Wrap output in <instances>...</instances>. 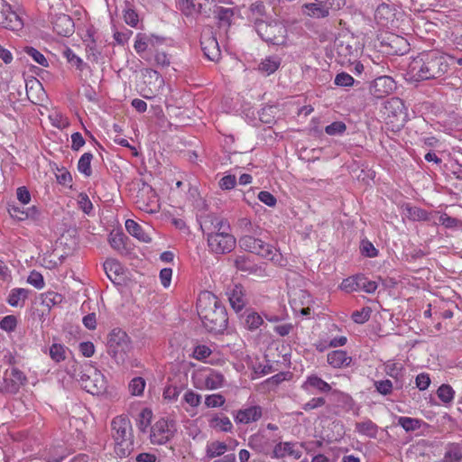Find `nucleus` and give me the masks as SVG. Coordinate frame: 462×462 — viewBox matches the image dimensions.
Instances as JSON below:
<instances>
[{
    "mask_svg": "<svg viewBox=\"0 0 462 462\" xmlns=\"http://www.w3.org/2000/svg\"><path fill=\"white\" fill-rule=\"evenodd\" d=\"M439 224L446 228L456 229L462 228V220L448 216L447 213H441L438 218Z\"/></svg>",
    "mask_w": 462,
    "mask_h": 462,
    "instance_id": "obj_40",
    "label": "nucleus"
},
{
    "mask_svg": "<svg viewBox=\"0 0 462 462\" xmlns=\"http://www.w3.org/2000/svg\"><path fill=\"white\" fill-rule=\"evenodd\" d=\"M132 349L127 334L121 328H114L108 336L107 352L117 364H123Z\"/></svg>",
    "mask_w": 462,
    "mask_h": 462,
    "instance_id": "obj_5",
    "label": "nucleus"
},
{
    "mask_svg": "<svg viewBox=\"0 0 462 462\" xmlns=\"http://www.w3.org/2000/svg\"><path fill=\"white\" fill-rule=\"evenodd\" d=\"M141 191L148 195L149 201H143L139 208L147 212L156 211V209L151 208L152 205L156 201L157 195L155 190L150 185L144 183Z\"/></svg>",
    "mask_w": 462,
    "mask_h": 462,
    "instance_id": "obj_37",
    "label": "nucleus"
},
{
    "mask_svg": "<svg viewBox=\"0 0 462 462\" xmlns=\"http://www.w3.org/2000/svg\"><path fill=\"white\" fill-rule=\"evenodd\" d=\"M152 412L150 409H143L138 415L137 427L140 431L146 432V430L151 424Z\"/></svg>",
    "mask_w": 462,
    "mask_h": 462,
    "instance_id": "obj_41",
    "label": "nucleus"
},
{
    "mask_svg": "<svg viewBox=\"0 0 462 462\" xmlns=\"http://www.w3.org/2000/svg\"><path fill=\"white\" fill-rule=\"evenodd\" d=\"M182 390V386H177L174 384L168 385L163 391V398L170 402L176 401Z\"/></svg>",
    "mask_w": 462,
    "mask_h": 462,
    "instance_id": "obj_51",
    "label": "nucleus"
},
{
    "mask_svg": "<svg viewBox=\"0 0 462 462\" xmlns=\"http://www.w3.org/2000/svg\"><path fill=\"white\" fill-rule=\"evenodd\" d=\"M211 427L217 429L221 431H230L232 430V423L226 416L214 417L210 421Z\"/></svg>",
    "mask_w": 462,
    "mask_h": 462,
    "instance_id": "obj_45",
    "label": "nucleus"
},
{
    "mask_svg": "<svg viewBox=\"0 0 462 462\" xmlns=\"http://www.w3.org/2000/svg\"><path fill=\"white\" fill-rule=\"evenodd\" d=\"M236 184V178L235 175H226L219 180V187L222 189H232Z\"/></svg>",
    "mask_w": 462,
    "mask_h": 462,
    "instance_id": "obj_62",
    "label": "nucleus"
},
{
    "mask_svg": "<svg viewBox=\"0 0 462 462\" xmlns=\"http://www.w3.org/2000/svg\"><path fill=\"white\" fill-rule=\"evenodd\" d=\"M113 438L116 441L115 451L120 457L130 455L134 448L132 440V426L129 419L125 416L114 418L111 423Z\"/></svg>",
    "mask_w": 462,
    "mask_h": 462,
    "instance_id": "obj_3",
    "label": "nucleus"
},
{
    "mask_svg": "<svg viewBox=\"0 0 462 462\" xmlns=\"http://www.w3.org/2000/svg\"><path fill=\"white\" fill-rule=\"evenodd\" d=\"M214 14L220 25L229 27L232 23V18L235 14V11L232 8L218 6L215 10Z\"/></svg>",
    "mask_w": 462,
    "mask_h": 462,
    "instance_id": "obj_31",
    "label": "nucleus"
},
{
    "mask_svg": "<svg viewBox=\"0 0 462 462\" xmlns=\"http://www.w3.org/2000/svg\"><path fill=\"white\" fill-rule=\"evenodd\" d=\"M145 388V381L143 377H134L129 383V391L132 395H142Z\"/></svg>",
    "mask_w": 462,
    "mask_h": 462,
    "instance_id": "obj_48",
    "label": "nucleus"
},
{
    "mask_svg": "<svg viewBox=\"0 0 462 462\" xmlns=\"http://www.w3.org/2000/svg\"><path fill=\"white\" fill-rule=\"evenodd\" d=\"M394 15V8L385 3L379 5L375 11V19L383 24H385L389 21L393 20Z\"/></svg>",
    "mask_w": 462,
    "mask_h": 462,
    "instance_id": "obj_28",
    "label": "nucleus"
},
{
    "mask_svg": "<svg viewBox=\"0 0 462 462\" xmlns=\"http://www.w3.org/2000/svg\"><path fill=\"white\" fill-rule=\"evenodd\" d=\"M354 82V78L346 72L338 73L334 79L335 85L339 87H350Z\"/></svg>",
    "mask_w": 462,
    "mask_h": 462,
    "instance_id": "obj_55",
    "label": "nucleus"
},
{
    "mask_svg": "<svg viewBox=\"0 0 462 462\" xmlns=\"http://www.w3.org/2000/svg\"><path fill=\"white\" fill-rule=\"evenodd\" d=\"M7 211L11 217L15 218L18 221H23L29 218L36 219L39 216V210L35 206L24 208V207L9 204Z\"/></svg>",
    "mask_w": 462,
    "mask_h": 462,
    "instance_id": "obj_15",
    "label": "nucleus"
},
{
    "mask_svg": "<svg viewBox=\"0 0 462 462\" xmlns=\"http://www.w3.org/2000/svg\"><path fill=\"white\" fill-rule=\"evenodd\" d=\"M124 239L125 235L122 233L111 234L109 236V244L114 249L121 250L125 248Z\"/></svg>",
    "mask_w": 462,
    "mask_h": 462,
    "instance_id": "obj_59",
    "label": "nucleus"
},
{
    "mask_svg": "<svg viewBox=\"0 0 462 462\" xmlns=\"http://www.w3.org/2000/svg\"><path fill=\"white\" fill-rule=\"evenodd\" d=\"M360 252L362 255L369 258H374L378 255V250L368 240H362L360 245Z\"/></svg>",
    "mask_w": 462,
    "mask_h": 462,
    "instance_id": "obj_52",
    "label": "nucleus"
},
{
    "mask_svg": "<svg viewBox=\"0 0 462 462\" xmlns=\"http://www.w3.org/2000/svg\"><path fill=\"white\" fill-rule=\"evenodd\" d=\"M346 129L345 123L341 121H336L328 125L325 128V132L329 135H336L343 134Z\"/></svg>",
    "mask_w": 462,
    "mask_h": 462,
    "instance_id": "obj_56",
    "label": "nucleus"
},
{
    "mask_svg": "<svg viewBox=\"0 0 462 462\" xmlns=\"http://www.w3.org/2000/svg\"><path fill=\"white\" fill-rule=\"evenodd\" d=\"M225 403V398L221 394L208 395L205 400V404L208 407H220Z\"/></svg>",
    "mask_w": 462,
    "mask_h": 462,
    "instance_id": "obj_60",
    "label": "nucleus"
},
{
    "mask_svg": "<svg viewBox=\"0 0 462 462\" xmlns=\"http://www.w3.org/2000/svg\"><path fill=\"white\" fill-rule=\"evenodd\" d=\"M423 420L411 417H399L398 425L402 426L406 432H411L419 430L423 424Z\"/></svg>",
    "mask_w": 462,
    "mask_h": 462,
    "instance_id": "obj_35",
    "label": "nucleus"
},
{
    "mask_svg": "<svg viewBox=\"0 0 462 462\" xmlns=\"http://www.w3.org/2000/svg\"><path fill=\"white\" fill-rule=\"evenodd\" d=\"M282 59L273 55L264 58L258 65V70L265 76L274 73L281 66Z\"/></svg>",
    "mask_w": 462,
    "mask_h": 462,
    "instance_id": "obj_22",
    "label": "nucleus"
},
{
    "mask_svg": "<svg viewBox=\"0 0 462 462\" xmlns=\"http://www.w3.org/2000/svg\"><path fill=\"white\" fill-rule=\"evenodd\" d=\"M234 265L240 272L257 276L263 275L262 267L255 264L248 256L237 255L234 259Z\"/></svg>",
    "mask_w": 462,
    "mask_h": 462,
    "instance_id": "obj_14",
    "label": "nucleus"
},
{
    "mask_svg": "<svg viewBox=\"0 0 462 462\" xmlns=\"http://www.w3.org/2000/svg\"><path fill=\"white\" fill-rule=\"evenodd\" d=\"M67 350L65 346L54 343L50 347V356L56 363H60L66 359Z\"/></svg>",
    "mask_w": 462,
    "mask_h": 462,
    "instance_id": "obj_42",
    "label": "nucleus"
},
{
    "mask_svg": "<svg viewBox=\"0 0 462 462\" xmlns=\"http://www.w3.org/2000/svg\"><path fill=\"white\" fill-rule=\"evenodd\" d=\"M453 58L438 51L420 53L409 65V72L417 81L437 79L450 69Z\"/></svg>",
    "mask_w": 462,
    "mask_h": 462,
    "instance_id": "obj_1",
    "label": "nucleus"
},
{
    "mask_svg": "<svg viewBox=\"0 0 462 462\" xmlns=\"http://www.w3.org/2000/svg\"><path fill=\"white\" fill-rule=\"evenodd\" d=\"M254 27L263 41L273 45H284L287 38V28L281 22H265L255 19Z\"/></svg>",
    "mask_w": 462,
    "mask_h": 462,
    "instance_id": "obj_4",
    "label": "nucleus"
},
{
    "mask_svg": "<svg viewBox=\"0 0 462 462\" xmlns=\"http://www.w3.org/2000/svg\"><path fill=\"white\" fill-rule=\"evenodd\" d=\"M175 431V423L162 418L151 428L150 439L153 444L162 445L174 436Z\"/></svg>",
    "mask_w": 462,
    "mask_h": 462,
    "instance_id": "obj_9",
    "label": "nucleus"
},
{
    "mask_svg": "<svg viewBox=\"0 0 462 462\" xmlns=\"http://www.w3.org/2000/svg\"><path fill=\"white\" fill-rule=\"evenodd\" d=\"M438 397L444 403H450L455 396V391L449 384H441L437 391Z\"/></svg>",
    "mask_w": 462,
    "mask_h": 462,
    "instance_id": "obj_43",
    "label": "nucleus"
},
{
    "mask_svg": "<svg viewBox=\"0 0 462 462\" xmlns=\"http://www.w3.org/2000/svg\"><path fill=\"white\" fill-rule=\"evenodd\" d=\"M371 312L372 310L370 308H363L361 310L354 311L351 318L356 323L364 324L370 319Z\"/></svg>",
    "mask_w": 462,
    "mask_h": 462,
    "instance_id": "obj_53",
    "label": "nucleus"
},
{
    "mask_svg": "<svg viewBox=\"0 0 462 462\" xmlns=\"http://www.w3.org/2000/svg\"><path fill=\"white\" fill-rule=\"evenodd\" d=\"M262 417V408L258 405L250 406L244 410H239L236 416L237 423L248 424L258 420Z\"/></svg>",
    "mask_w": 462,
    "mask_h": 462,
    "instance_id": "obj_18",
    "label": "nucleus"
},
{
    "mask_svg": "<svg viewBox=\"0 0 462 462\" xmlns=\"http://www.w3.org/2000/svg\"><path fill=\"white\" fill-rule=\"evenodd\" d=\"M125 228L131 236L137 238L139 241L144 243H149L152 241V238L149 236V235L145 233L143 227L133 219H127L125 221Z\"/></svg>",
    "mask_w": 462,
    "mask_h": 462,
    "instance_id": "obj_24",
    "label": "nucleus"
},
{
    "mask_svg": "<svg viewBox=\"0 0 462 462\" xmlns=\"http://www.w3.org/2000/svg\"><path fill=\"white\" fill-rule=\"evenodd\" d=\"M444 457L451 462H460L462 460V447L459 444H452Z\"/></svg>",
    "mask_w": 462,
    "mask_h": 462,
    "instance_id": "obj_47",
    "label": "nucleus"
},
{
    "mask_svg": "<svg viewBox=\"0 0 462 462\" xmlns=\"http://www.w3.org/2000/svg\"><path fill=\"white\" fill-rule=\"evenodd\" d=\"M27 378L24 374L17 368L5 371L0 391L5 393H16L22 385H24Z\"/></svg>",
    "mask_w": 462,
    "mask_h": 462,
    "instance_id": "obj_11",
    "label": "nucleus"
},
{
    "mask_svg": "<svg viewBox=\"0 0 462 462\" xmlns=\"http://www.w3.org/2000/svg\"><path fill=\"white\" fill-rule=\"evenodd\" d=\"M263 323V318L260 316L259 313L253 311V310H247L245 312V327L248 330H255L257 329Z\"/></svg>",
    "mask_w": 462,
    "mask_h": 462,
    "instance_id": "obj_34",
    "label": "nucleus"
},
{
    "mask_svg": "<svg viewBox=\"0 0 462 462\" xmlns=\"http://www.w3.org/2000/svg\"><path fill=\"white\" fill-rule=\"evenodd\" d=\"M149 47L148 35L146 33H137L134 48L138 54L144 52Z\"/></svg>",
    "mask_w": 462,
    "mask_h": 462,
    "instance_id": "obj_50",
    "label": "nucleus"
},
{
    "mask_svg": "<svg viewBox=\"0 0 462 462\" xmlns=\"http://www.w3.org/2000/svg\"><path fill=\"white\" fill-rule=\"evenodd\" d=\"M198 314L203 326L210 333H222L227 327L228 318L225 306L210 291L199 293L197 300Z\"/></svg>",
    "mask_w": 462,
    "mask_h": 462,
    "instance_id": "obj_2",
    "label": "nucleus"
},
{
    "mask_svg": "<svg viewBox=\"0 0 462 462\" xmlns=\"http://www.w3.org/2000/svg\"><path fill=\"white\" fill-rule=\"evenodd\" d=\"M93 154L91 152H85L79 158L78 162V170L79 172L84 174L86 177H89L92 174L91 161Z\"/></svg>",
    "mask_w": 462,
    "mask_h": 462,
    "instance_id": "obj_38",
    "label": "nucleus"
},
{
    "mask_svg": "<svg viewBox=\"0 0 462 462\" xmlns=\"http://www.w3.org/2000/svg\"><path fill=\"white\" fill-rule=\"evenodd\" d=\"M358 290H362L367 293H373L377 289V283L374 281L368 280L365 275H357L356 281Z\"/></svg>",
    "mask_w": 462,
    "mask_h": 462,
    "instance_id": "obj_44",
    "label": "nucleus"
},
{
    "mask_svg": "<svg viewBox=\"0 0 462 462\" xmlns=\"http://www.w3.org/2000/svg\"><path fill=\"white\" fill-rule=\"evenodd\" d=\"M227 446L225 442L214 441L207 446V457L214 458L226 452Z\"/></svg>",
    "mask_w": 462,
    "mask_h": 462,
    "instance_id": "obj_39",
    "label": "nucleus"
},
{
    "mask_svg": "<svg viewBox=\"0 0 462 462\" xmlns=\"http://www.w3.org/2000/svg\"><path fill=\"white\" fill-rule=\"evenodd\" d=\"M178 6L185 15H189L195 11L193 0H178Z\"/></svg>",
    "mask_w": 462,
    "mask_h": 462,
    "instance_id": "obj_61",
    "label": "nucleus"
},
{
    "mask_svg": "<svg viewBox=\"0 0 462 462\" xmlns=\"http://www.w3.org/2000/svg\"><path fill=\"white\" fill-rule=\"evenodd\" d=\"M229 302L236 312H239L246 304L245 291L241 284H236L229 294Z\"/></svg>",
    "mask_w": 462,
    "mask_h": 462,
    "instance_id": "obj_19",
    "label": "nucleus"
},
{
    "mask_svg": "<svg viewBox=\"0 0 462 462\" xmlns=\"http://www.w3.org/2000/svg\"><path fill=\"white\" fill-rule=\"evenodd\" d=\"M103 266L107 277L113 282H116L117 277L123 273L120 263L116 259H106Z\"/></svg>",
    "mask_w": 462,
    "mask_h": 462,
    "instance_id": "obj_27",
    "label": "nucleus"
},
{
    "mask_svg": "<svg viewBox=\"0 0 462 462\" xmlns=\"http://www.w3.org/2000/svg\"><path fill=\"white\" fill-rule=\"evenodd\" d=\"M394 88L395 82L393 78L383 76L373 81L370 91L376 98H382L389 95Z\"/></svg>",
    "mask_w": 462,
    "mask_h": 462,
    "instance_id": "obj_13",
    "label": "nucleus"
},
{
    "mask_svg": "<svg viewBox=\"0 0 462 462\" xmlns=\"http://www.w3.org/2000/svg\"><path fill=\"white\" fill-rule=\"evenodd\" d=\"M23 51L28 54L35 62L43 67H48L49 63L45 56L33 47L26 46Z\"/></svg>",
    "mask_w": 462,
    "mask_h": 462,
    "instance_id": "obj_46",
    "label": "nucleus"
},
{
    "mask_svg": "<svg viewBox=\"0 0 462 462\" xmlns=\"http://www.w3.org/2000/svg\"><path fill=\"white\" fill-rule=\"evenodd\" d=\"M17 326V319L14 315H8L3 318L0 321V328L7 331L12 332L15 329Z\"/></svg>",
    "mask_w": 462,
    "mask_h": 462,
    "instance_id": "obj_54",
    "label": "nucleus"
},
{
    "mask_svg": "<svg viewBox=\"0 0 462 462\" xmlns=\"http://www.w3.org/2000/svg\"><path fill=\"white\" fill-rule=\"evenodd\" d=\"M384 371L386 374L396 380V388L402 389V383L400 379L402 376L403 366L397 363L389 362L385 365Z\"/></svg>",
    "mask_w": 462,
    "mask_h": 462,
    "instance_id": "obj_30",
    "label": "nucleus"
},
{
    "mask_svg": "<svg viewBox=\"0 0 462 462\" xmlns=\"http://www.w3.org/2000/svg\"><path fill=\"white\" fill-rule=\"evenodd\" d=\"M328 363L334 368H343L350 365L352 357L346 351L334 350L328 354Z\"/></svg>",
    "mask_w": 462,
    "mask_h": 462,
    "instance_id": "obj_20",
    "label": "nucleus"
},
{
    "mask_svg": "<svg viewBox=\"0 0 462 462\" xmlns=\"http://www.w3.org/2000/svg\"><path fill=\"white\" fill-rule=\"evenodd\" d=\"M303 8H305L308 11V15L315 17V18H325L329 15V9L331 7H328V5H325L321 3H310L305 4L303 5Z\"/></svg>",
    "mask_w": 462,
    "mask_h": 462,
    "instance_id": "obj_25",
    "label": "nucleus"
},
{
    "mask_svg": "<svg viewBox=\"0 0 462 462\" xmlns=\"http://www.w3.org/2000/svg\"><path fill=\"white\" fill-rule=\"evenodd\" d=\"M207 240L210 251L219 254L230 253L236 245L235 236L225 229L222 232L208 233Z\"/></svg>",
    "mask_w": 462,
    "mask_h": 462,
    "instance_id": "obj_8",
    "label": "nucleus"
},
{
    "mask_svg": "<svg viewBox=\"0 0 462 462\" xmlns=\"http://www.w3.org/2000/svg\"><path fill=\"white\" fill-rule=\"evenodd\" d=\"M374 386L378 393L384 396L391 394L393 389L392 381L388 379L374 381Z\"/></svg>",
    "mask_w": 462,
    "mask_h": 462,
    "instance_id": "obj_49",
    "label": "nucleus"
},
{
    "mask_svg": "<svg viewBox=\"0 0 462 462\" xmlns=\"http://www.w3.org/2000/svg\"><path fill=\"white\" fill-rule=\"evenodd\" d=\"M27 282L34 286L36 289H42L44 287V280L42 275L36 271L31 272L30 275L28 276Z\"/></svg>",
    "mask_w": 462,
    "mask_h": 462,
    "instance_id": "obj_58",
    "label": "nucleus"
},
{
    "mask_svg": "<svg viewBox=\"0 0 462 462\" xmlns=\"http://www.w3.org/2000/svg\"><path fill=\"white\" fill-rule=\"evenodd\" d=\"M53 30L61 36H69L74 32V23L67 14L57 16L52 22Z\"/></svg>",
    "mask_w": 462,
    "mask_h": 462,
    "instance_id": "obj_16",
    "label": "nucleus"
},
{
    "mask_svg": "<svg viewBox=\"0 0 462 462\" xmlns=\"http://www.w3.org/2000/svg\"><path fill=\"white\" fill-rule=\"evenodd\" d=\"M79 376L81 386L93 395L101 393L106 388L104 375L91 365H88L83 371H80Z\"/></svg>",
    "mask_w": 462,
    "mask_h": 462,
    "instance_id": "obj_7",
    "label": "nucleus"
},
{
    "mask_svg": "<svg viewBox=\"0 0 462 462\" xmlns=\"http://www.w3.org/2000/svg\"><path fill=\"white\" fill-rule=\"evenodd\" d=\"M29 290L23 288L13 289L8 296L7 302L12 307L23 306L28 298Z\"/></svg>",
    "mask_w": 462,
    "mask_h": 462,
    "instance_id": "obj_26",
    "label": "nucleus"
},
{
    "mask_svg": "<svg viewBox=\"0 0 462 462\" xmlns=\"http://www.w3.org/2000/svg\"><path fill=\"white\" fill-rule=\"evenodd\" d=\"M125 5L124 20L129 26L135 28L139 23V15L129 0H125Z\"/></svg>",
    "mask_w": 462,
    "mask_h": 462,
    "instance_id": "obj_32",
    "label": "nucleus"
},
{
    "mask_svg": "<svg viewBox=\"0 0 462 462\" xmlns=\"http://www.w3.org/2000/svg\"><path fill=\"white\" fill-rule=\"evenodd\" d=\"M415 383H416V386L420 391H424V390H426L429 387V385L430 383V375L428 374H426V373L419 374L416 376Z\"/></svg>",
    "mask_w": 462,
    "mask_h": 462,
    "instance_id": "obj_64",
    "label": "nucleus"
},
{
    "mask_svg": "<svg viewBox=\"0 0 462 462\" xmlns=\"http://www.w3.org/2000/svg\"><path fill=\"white\" fill-rule=\"evenodd\" d=\"M224 375L217 371L210 370V372L204 378V384L206 388L214 390L221 387L224 383Z\"/></svg>",
    "mask_w": 462,
    "mask_h": 462,
    "instance_id": "obj_29",
    "label": "nucleus"
},
{
    "mask_svg": "<svg viewBox=\"0 0 462 462\" xmlns=\"http://www.w3.org/2000/svg\"><path fill=\"white\" fill-rule=\"evenodd\" d=\"M211 353L212 351L208 346L205 345H199L195 347L193 351V357L201 361L208 358Z\"/></svg>",
    "mask_w": 462,
    "mask_h": 462,
    "instance_id": "obj_57",
    "label": "nucleus"
},
{
    "mask_svg": "<svg viewBox=\"0 0 462 462\" xmlns=\"http://www.w3.org/2000/svg\"><path fill=\"white\" fill-rule=\"evenodd\" d=\"M201 47L205 56L210 60H217L220 57V50L217 41L215 37L210 36L204 38L201 42Z\"/></svg>",
    "mask_w": 462,
    "mask_h": 462,
    "instance_id": "obj_21",
    "label": "nucleus"
},
{
    "mask_svg": "<svg viewBox=\"0 0 462 462\" xmlns=\"http://www.w3.org/2000/svg\"><path fill=\"white\" fill-rule=\"evenodd\" d=\"M296 445L297 443L292 442H280L276 444L273 451V457L282 458L289 455L295 459L300 458L302 453L300 450L295 448Z\"/></svg>",
    "mask_w": 462,
    "mask_h": 462,
    "instance_id": "obj_17",
    "label": "nucleus"
},
{
    "mask_svg": "<svg viewBox=\"0 0 462 462\" xmlns=\"http://www.w3.org/2000/svg\"><path fill=\"white\" fill-rule=\"evenodd\" d=\"M255 235H243L239 238L241 249L260 255L267 260L274 261L277 256V249L272 245L254 237Z\"/></svg>",
    "mask_w": 462,
    "mask_h": 462,
    "instance_id": "obj_6",
    "label": "nucleus"
},
{
    "mask_svg": "<svg viewBox=\"0 0 462 462\" xmlns=\"http://www.w3.org/2000/svg\"><path fill=\"white\" fill-rule=\"evenodd\" d=\"M302 388L305 390H309L310 388H314L318 392L326 393L331 391V386L323 379L319 377L316 374H311L307 377V380L302 384Z\"/></svg>",
    "mask_w": 462,
    "mask_h": 462,
    "instance_id": "obj_23",
    "label": "nucleus"
},
{
    "mask_svg": "<svg viewBox=\"0 0 462 462\" xmlns=\"http://www.w3.org/2000/svg\"><path fill=\"white\" fill-rule=\"evenodd\" d=\"M64 56L67 58L68 61L76 66L77 69H82L83 61L78 57L70 49H67L64 51Z\"/></svg>",
    "mask_w": 462,
    "mask_h": 462,
    "instance_id": "obj_63",
    "label": "nucleus"
},
{
    "mask_svg": "<svg viewBox=\"0 0 462 462\" xmlns=\"http://www.w3.org/2000/svg\"><path fill=\"white\" fill-rule=\"evenodd\" d=\"M237 227L244 235H260L261 228L255 226L248 217L239 218L237 221Z\"/></svg>",
    "mask_w": 462,
    "mask_h": 462,
    "instance_id": "obj_36",
    "label": "nucleus"
},
{
    "mask_svg": "<svg viewBox=\"0 0 462 462\" xmlns=\"http://www.w3.org/2000/svg\"><path fill=\"white\" fill-rule=\"evenodd\" d=\"M0 24L11 31H20L23 27L22 17L4 0L0 1Z\"/></svg>",
    "mask_w": 462,
    "mask_h": 462,
    "instance_id": "obj_10",
    "label": "nucleus"
},
{
    "mask_svg": "<svg viewBox=\"0 0 462 462\" xmlns=\"http://www.w3.org/2000/svg\"><path fill=\"white\" fill-rule=\"evenodd\" d=\"M356 430L362 435H365L370 438H375L378 427L371 420H367L365 421L357 422L356 424Z\"/></svg>",
    "mask_w": 462,
    "mask_h": 462,
    "instance_id": "obj_33",
    "label": "nucleus"
},
{
    "mask_svg": "<svg viewBox=\"0 0 462 462\" xmlns=\"http://www.w3.org/2000/svg\"><path fill=\"white\" fill-rule=\"evenodd\" d=\"M385 113L391 123L394 121L402 125L406 119L407 113L402 100L399 97H393L387 100L384 104Z\"/></svg>",
    "mask_w": 462,
    "mask_h": 462,
    "instance_id": "obj_12",
    "label": "nucleus"
}]
</instances>
